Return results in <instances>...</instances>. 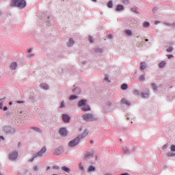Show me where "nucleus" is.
<instances>
[{
  "instance_id": "nucleus-1",
  "label": "nucleus",
  "mask_w": 175,
  "mask_h": 175,
  "mask_svg": "<svg viewBox=\"0 0 175 175\" xmlns=\"http://www.w3.org/2000/svg\"><path fill=\"white\" fill-rule=\"evenodd\" d=\"M27 2L25 0H12L11 6H15L16 8H25Z\"/></svg>"
},
{
  "instance_id": "nucleus-2",
  "label": "nucleus",
  "mask_w": 175,
  "mask_h": 175,
  "mask_svg": "<svg viewBox=\"0 0 175 175\" xmlns=\"http://www.w3.org/2000/svg\"><path fill=\"white\" fill-rule=\"evenodd\" d=\"M46 151H47V149L46 148V147H43L40 151H39L37 154H34L33 156V158L30 160V162H33V160L35 159V158H36L37 157H43V154H44L46 152Z\"/></svg>"
},
{
  "instance_id": "nucleus-3",
  "label": "nucleus",
  "mask_w": 175,
  "mask_h": 175,
  "mask_svg": "<svg viewBox=\"0 0 175 175\" xmlns=\"http://www.w3.org/2000/svg\"><path fill=\"white\" fill-rule=\"evenodd\" d=\"M80 137L78 136L77 138L70 141L69 143L70 147H75V146H77V144H79V142H80Z\"/></svg>"
},
{
  "instance_id": "nucleus-4",
  "label": "nucleus",
  "mask_w": 175,
  "mask_h": 175,
  "mask_svg": "<svg viewBox=\"0 0 175 175\" xmlns=\"http://www.w3.org/2000/svg\"><path fill=\"white\" fill-rule=\"evenodd\" d=\"M83 118L85 121H94V116L92 114L86 113L83 116Z\"/></svg>"
},
{
  "instance_id": "nucleus-5",
  "label": "nucleus",
  "mask_w": 175,
  "mask_h": 175,
  "mask_svg": "<svg viewBox=\"0 0 175 175\" xmlns=\"http://www.w3.org/2000/svg\"><path fill=\"white\" fill-rule=\"evenodd\" d=\"M59 135H61V136H66L68 135V131H66V129L65 128H62L59 129Z\"/></svg>"
},
{
  "instance_id": "nucleus-6",
  "label": "nucleus",
  "mask_w": 175,
  "mask_h": 175,
  "mask_svg": "<svg viewBox=\"0 0 175 175\" xmlns=\"http://www.w3.org/2000/svg\"><path fill=\"white\" fill-rule=\"evenodd\" d=\"M18 157V153L17 152H12L10 154V159L14 160Z\"/></svg>"
},
{
  "instance_id": "nucleus-7",
  "label": "nucleus",
  "mask_w": 175,
  "mask_h": 175,
  "mask_svg": "<svg viewBox=\"0 0 175 175\" xmlns=\"http://www.w3.org/2000/svg\"><path fill=\"white\" fill-rule=\"evenodd\" d=\"M87 105V100H81L78 103V107H83Z\"/></svg>"
},
{
  "instance_id": "nucleus-8",
  "label": "nucleus",
  "mask_w": 175,
  "mask_h": 175,
  "mask_svg": "<svg viewBox=\"0 0 175 175\" xmlns=\"http://www.w3.org/2000/svg\"><path fill=\"white\" fill-rule=\"evenodd\" d=\"M62 120L64 122H69V121H70V117H69V116L68 115L64 114L62 116Z\"/></svg>"
},
{
  "instance_id": "nucleus-9",
  "label": "nucleus",
  "mask_w": 175,
  "mask_h": 175,
  "mask_svg": "<svg viewBox=\"0 0 175 175\" xmlns=\"http://www.w3.org/2000/svg\"><path fill=\"white\" fill-rule=\"evenodd\" d=\"M88 133H89L88 129H85L83 133L79 136V138L80 139H84V137H85V136H87V135H88Z\"/></svg>"
},
{
  "instance_id": "nucleus-10",
  "label": "nucleus",
  "mask_w": 175,
  "mask_h": 175,
  "mask_svg": "<svg viewBox=\"0 0 175 175\" xmlns=\"http://www.w3.org/2000/svg\"><path fill=\"white\" fill-rule=\"evenodd\" d=\"M82 110L83 111H90V110H91V108H90V106L85 104V105H83L82 107Z\"/></svg>"
},
{
  "instance_id": "nucleus-11",
  "label": "nucleus",
  "mask_w": 175,
  "mask_h": 175,
  "mask_svg": "<svg viewBox=\"0 0 175 175\" xmlns=\"http://www.w3.org/2000/svg\"><path fill=\"white\" fill-rule=\"evenodd\" d=\"M147 68V64H146V62H141L140 63V70H144Z\"/></svg>"
},
{
  "instance_id": "nucleus-12",
  "label": "nucleus",
  "mask_w": 175,
  "mask_h": 175,
  "mask_svg": "<svg viewBox=\"0 0 175 175\" xmlns=\"http://www.w3.org/2000/svg\"><path fill=\"white\" fill-rule=\"evenodd\" d=\"M116 12H120V10H124V5H118L116 8Z\"/></svg>"
},
{
  "instance_id": "nucleus-13",
  "label": "nucleus",
  "mask_w": 175,
  "mask_h": 175,
  "mask_svg": "<svg viewBox=\"0 0 175 175\" xmlns=\"http://www.w3.org/2000/svg\"><path fill=\"white\" fill-rule=\"evenodd\" d=\"M94 157V153H87V154L85 155L83 159L87 160V159H88V158H91V157Z\"/></svg>"
},
{
  "instance_id": "nucleus-14",
  "label": "nucleus",
  "mask_w": 175,
  "mask_h": 175,
  "mask_svg": "<svg viewBox=\"0 0 175 175\" xmlns=\"http://www.w3.org/2000/svg\"><path fill=\"white\" fill-rule=\"evenodd\" d=\"M40 88H42V90H49V85L46 83H42Z\"/></svg>"
},
{
  "instance_id": "nucleus-15",
  "label": "nucleus",
  "mask_w": 175,
  "mask_h": 175,
  "mask_svg": "<svg viewBox=\"0 0 175 175\" xmlns=\"http://www.w3.org/2000/svg\"><path fill=\"white\" fill-rule=\"evenodd\" d=\"M10 131H12V127H10V126H5L4 127V132H5V133H10Z\"/></svg>"
},
{
  "instance_id": "nucleus-16",
  "label": "nucleus",
  "mask_w": 175,
  "mask_h": 175,
  "mask_svg": "<svg viewBox=\"0 0 175 175\" xmlns=\"http://www.w3.org/2000/svg\"><path fill=\"white\" fill-rule=\"evenodd\" d=\"M10 68H11V69H12L13 70H15V69L17 68V63H16V62H12V63L11 64Z\"/></svg>"
},
{
  "instance_id": "nucleus-17",
  "label": "nucleus",
  "mask_w": 175,
  "mask_h": 175,
  "mask_svg": "<svg viewBox=\"0 0 175 175\" xmlns=\"http://www.w3.org/2000/svg\"><path fill=\"white\" fill-rule=\"evenodd\" d=\"M166 65V62L162 61L159 64V68H165V66Z\"/></svg>"
},
{
  "instance_id": "nucleus-18",
  "label": "nucleus",
  "mask_w": 175,
  "mask_h": 175,
  "mask_svg": "<svg viewBox=\"0 0 175 175\" xmlns=\"http://www.w3.org/2000/svg\"><path fill=\"white\" fill-rule=\"evenodd\" d=\"M62 170H64V172H66V173H69L70 172V169H69L66 166L62 167Z\"/></svg>"
},
{
  "instance_id": "nucleus-19",
  "label": "nucleus",
  "mask_w": 175,
  "mask_h": 175,
  "mask_svg": "<svg viewBox=\"0 0 175 175\" xmlns=\"http://www.w3.org/2000/svg\"><path fill=\"white\" fill-rule=\"evenodd\" d=\"M75 44V41H73L72 39H70L68 43V47H70V46H73Z\"/></svg>"
},
{
  "instance_id": "nucleus-20",
  "label": "nucleus",
  "mask_w": 175,
  "mask_h": 175,
  "mask_svg": "<svg viewBox=\"0 0 175 175\" xmlns=\"http://www.w3.org/2000/svg\"><path fill=\"white\" fill-rule=\"evenodd\" d=\"M88 173L91 172H95V167L94 166H90L88 170Z\"/></svg>"
},
{
  "instance_id": "nucleus-21",
  "label": "nucleus",
  "mask_w": 175,
  "mask_h": 175,
  "mask_svg": "<svg viewBox=\"0 0 175 175\" xmlns=\"http://www.w3.org/2000/svg\"><path fill=\"white\" fill-rule=\"evenodd\" d=\"M148 27H150V23L148 22H144L143 23V27L144 28H148Z\"/></svg>"
},
{
  "instance_id": "nucleus-22",
  "label": "nucleus",
  "mask_w": 175,
  "mask_h": 175,
  "mask_svg": "<svg viewBox=\"0 0 175 175\" xmlns=\"http://www.w3.org/2000/svg\"><path fill=\"white\" fill-rule=\"evenodd\" d=\"M128 88V85L126 83H124L121 85V90H125Z\"/></svg>"
},
{
  "instance_id": "nucleus-23",
  "label": "nucleus",
  "mask_w": 175,
  "mask_h": 175,
  "mask_svg": "<svg viewBox=\"0 0 175 175\" xmlns=\"http://www.w3.org/2000/svg\"><path fill=\"white\" fill-rule=\"evenodd\" d=\"M125 33H126V35H129V36H132V31H131L130 29L126 30Z\"/></svg>"
},
{
  "instance_id": "nucleus-24",
  "label": "nucleus",
  "mask_w": 175,
  "mask_h": 175,
  "mask_svg": "<svg viewBox=\"0 0 175 175\" xmlns=\"http://www.w3.org/2000/svg\"><path fill=\"white\" fill-rule=\"evenodd\" d=\"M131 12H133L134 13H137V14H139V12H137V9L136 8H131Z\"/></svg>"
},
{
  "instance_id": "nucleus-25",
  "label": "nucleus",
  "mask_w": 175,
  "mask_h": 175,
  "mask_svg": "<svg viewBox=\"0 0 175 175\" xmlns=\"http://www.w3.org/2000/svg\"><path fill=\"white\" fill-rule=\"evenodd\" d=\"M79 168L80 169V170H81L82 172H84V167H83V164L81 163H79Z\"/></svg>"
},
{
  "instance_id": "nucleus-26",
  "label": "nucleus",
  "mask_w": 175,
  "mask_h": 175,
  "mask_svg": "<svg viewBox=\"0 0 175 175\" xmlns=\"http://www.w3.org/2000/svg\"><path fill=\"white\" fill-rule=\"evenodd\" d=\"M122 2L124 5H129V0H122Z\"/></svg>"
},
{
  "instance_id": "nucleus-27",
  "label": "nucleus",
  "mask_w": 175,
  "mask_h": 175,
  "mask_svg": "<svg viewBox=\"0 0 175 175\" xmlns=\"http://www.w3.org/2000/svg\"><path fill=\"white\" fill-rule=\"evenodd\" d=\"M31 129L36 131V132H40V129H39L38 127H31Z\"/></svg>"
},
{
  "instance_id": "nucleus-28",
  "label": "nucleus",
  "mask_w": 175,
  "mask_h": 175,
  "mask_svg": "<svg viewBox=\"0 0 175 175\" xmlns=\"http://www.w3.org/2000/svg\"><path fill=\"white\" fill-rule=\"evenodd\" d=\"M108 8H113V1H109L107 4Z\"/></svg>"
},
{
  "instance_id": "nucleus-29",
  "label": "nucleus",
  "mask_w": 175,
  "mask_h": 175,
  "mask_svg": "<svg viewBox=\"0 0 175 175\" xmlns=\"http://www.w3.org/2000/svg\"><path fill=\"white\" fill-rule=\"evenodd\" d=\"M145 79H146V78L144 77V75H141L139 77V81H144Z\"/></svg>"
},
{
  "instance_id": "nucleus-30",
  "label": "nucleus",
  "mask_w": 175,
  "mask_h": 175,
  "mask_svg": "<svg viewBox=\"0 0 175 175\" xmlns=\"http://www.w3.org/2000/svg\"><path fill=\"white\" fill-rule=\"evenodd\" d=\"M75 99H77V96H71L70 97V100H75Z\"/></svg>"
},
{
  "instance_id": "nucleus-31",
  "label": "nucleus",
  "mask_w": 175,
  "mask_h": 175,
  "mask_svg": "<svg viewBox=\"0 0 175 175\" xmlns=\"http://www.w3.org/2000/svg\"><path fill=\"white\" fill-rule=\"evenodd\" d=\"M170 150H171L172 152H174V151H175V146H174V145L171 146Z\"/></svg>"
},
{
  "instance_id": "nucleus-32",
  "label": "nucleus",
  "mask_w": 175,
  "mask_h": 175,
  "mask_svg": "<svg viewBox=\"0 0 175 175\" xmlns=\"http://www.w3.org/2000/svg\"><path fill=\"white\" fill-rule=\"evenodd\" d=\"M34 172H38L39 170V167L35 165L33 167Z\"/></svg>"
},
{
  "instance_id": "nucleus-33",
  "label": "nucleus",
  "mask_w": 175,
  "mask_h": 175,
  "mask_svg": "<svg viewBox=\"0 0 175 175\" xmlns=\"http://www.w3.org/2000/svg\"><path fill=\"white\" fill-rule=\"evenodd\" d=\"M167 53H172V51H173V48L170 47V48L167 49Z\"/></svg>"
},
{
  "instance_id": "nucleus-34",
  "label": "nucleus",
  "mask_w": 175,
  "mask_h": 175,
  "mask_svg": "<svg viewBox=\"0 0 175 175\" xmlns=\"http://www.w3.org/2000/svg\"><path fill=\"white\" fill-rule=\"evenodd\" d=\"M151 87H152V88H153L154 90H157V85H155V83H152V84H151Z\"/></svg>"
},
{
  "instance_id": "nucleus-35",
  "label": "nucleus",
  "mask_w": 175,
  "mask_h": 175,
  "mask_svg": "<svg viewBox=\"0 0 175 175\" xmlns=\"http://www.w3.org/2000/svg\"><path fill=\"white\" fill-rule=\"evenodd\" d=\"M133 94H134V95H139V90H135L133 91Z\"/></svg>"
},
{
  "instance_id": "nucleus-36",
  "label": "nucleus",
  "mask_w": 175,
  "mask_h": 175,
  "mask_svg": "<svg viewBox=\"0 0 175 175\" xmlns=\"http://www.w3.org/2000/svg\"><path fill=\"white\" fill-rule=\"evenodd\" d=\"M168 147H169V145H168L167 144H166L165 145H164V146L162 147V148H163V150H166V148H168Z\"/></svg>"
},
{
  "instance_id": "nucleus-37",
  "label": "nucleus",
  "mask_w": 175,
  "mask_h": 175,
  "mask_svg": "<svg viewBox=\"0 0 175 175\" xmlns=\"http://www.w3.org/2000/svg\"><path fill=\"white\" fill-rule=\"evenodd\" d=\"M142 98H148V94H142Z\"/></svg>"
},
{
  "instance_id": "nucleus-38",
  "label": "nucleus",
  "mask_w": 175,
  "mask_h": 175,
  "mask_svg": "<svg viewBox=\"0 0 175 175\" xmlns=\"http://www.w3.org/2000/svg\"><path fill=\"white\" fill-rule=\"evenodd\" d=\"M60 107H61V108L65 107V103H64V101H62V102L61 103Z\"/></svg>"
},
{
  "instance_id": "nucleus-39",
  "label": "nucleus",
  "mask_w": 175,
  "mask_h": 175,
  "mask_svg": "<svg viewBox=\"0 0 175 175\" xmlns=\"http://www.w3.org/2000/svg\"><path fill=\"white\" fill-rule=\"evenodd\" d=\"M53 169H55V170H59V167L57 165L53 166Z\"/></svg>"
},
{
  "instance_id": "nucleus-40",
  "label": "nucleus",
  "mask_w": 175,
  "mask_h": 175,
  "mask_svg": "<svg viewBox=\"0 0 175 175\" xmlns=\"http://www.w3.org/2000/svg\"><path fill=\"white\" fill-rule=\"evenodd\" d=\"M122 103H123L124 105H125L126 100L125 98H122L121 100Z\"/></svg>"
},
{
  "instance_id": "nucleus-41",
  "label": "nucleus",
  "mask_w": 175,
  "mask_h": 175,
  "mask_svg": "<svg viewBox=\"0 0 175 175\" xmlns=\"http://www.w3.org/2000/svg\"><path fill=\"white\" fill-rule=\"evenodd\" d=\"M88 40H89V42H90V43H93L92 37L90 36L88 38Z\"/></svg>"
},
{
  "instance_id": "nucleus-42",
  "label": "nucleus",
  "mask_w": 175,
  "mask_h": 175,
  "mask_svg": "<svg viewBox=\"0 0 175 175\" xmlns=\"http://www.w3.org/2000/svg\"><path fill=\"white\" fill-rule=\"evenodd\" d=\"M175 154H173V153H168L167 154V156L168 157H174Z\"/></svg>"
},
{
  "instance_id": "nucleus-43",
  "label": "nucleus",
  "mask_w": 175,
  "mask_h": 175,
  "mask_svg": "<svg viewBox=\"0 0 175 175\" xmlns=\"http://www.w3.org/2000/svg\"><path fill=\"white\" fill-rule=\"evenodd\" d=\"M124 105H127V106H130L131 105V103H129V101L126 100V102L125 103Z\"/></svg>"
},
{
  "instance_id": "nucleus-44",
  "label": "nucleus",
  "mask_w": 175,
  "mask_h": 175,
  "mask_svg": "<svg viewBox=\"0 0 175 175\" xmlns=\"http://www.w3.org/2000/svg\"><path fill=\"white\" fill-rule=\"evenodd\" d=\"M173 55H167L168 59H170V58H173Z\"/></svg>"
},
{
  "instance_id": "nucleus-45",
  "label": "nucleus",
  "mask_w": 175,
  "mask_h": 175,
  "mask_svg": "<svg viewBox=\"0 0 175 175\" xmlns=\"http://www.w3.org/2000/svg\"><path fill=\"white\" fill-rule=\"evenodd\" d=\"M108 38H109V39H112L113 38V36H111V34H109L108 36Z\"/></svg>"
},
{
  "instance_id": "nucleus-46",
  "label": "nucleus",
  "mask_w": 175,
  "mask_h": 175,
  "mask_svg": "<svg viewBox=\"0 0 175 175\" xmlns=\"http://www.w3.org/2000/svg\"><path fill=\"white\" fill-rule=\"evenodd\" d=\"M105 80H106L107 81H109V77H107V76H105Z\"/></svg>"
},
{
  "instance_id": "nucleus-47",
  "label": "nucleus",
  "mask_w": 175,
  "mask_h": 175,
  "mask_svg": "<svg viewBox=\"0 0 175 175\" xmlns=\"http://www.w3.org/2000/svg\"><path fill=\"white\" fill-rule=\"evenodd\" d=\"M6 110H8V107H3V111H6Z\"/></svg>"
},
{
  "instance_id": "nucleus-48",
  "label": "nucleus",
  "mask_w": 175,
  "mask_h": 175,
  "mask_svg": "<svg viewBox=\"0 0 175 175\" xmlns=\"http://www.w3.org/2000/svg\"><path fill=\"white\" fill-rule=\"evenodd\" d=\"M81 131H83V127H80L79 129V132H81Z\"/></svg>"
},
{
  "instance_id": "nucleus-49",
  "label": "nucleus",
  "mask_w": 175,
  "mask_h": 175,
  "mask_svg": "<svg viewBox=\"0 0 175 175\" xmlns=\"http://www.w3.org/2000/svg\"><path fill=\"white\" fill-rule=\"evenodd\" d=\"M3 139H4V138H3V136H0V141H1V140H3Z\"/></svg>"
},
{
  "instance_id": "nucleus-50",
  "label": "nucleus",
  "mask_w": 175,
  "mask_h": 175,
  "mask_svg": "<svg viewBox=\"0 0 175 175\" xmlns=\"http://www.w3.org/2000/svg\"><path fill=\"white\" fill-rule=\"evenodd\" d=\"M32 51V49L28 50V53H31Z\"/></svg>"
},
{
  "instance_id": "nucleus-51",
  "label": "nucleus",
  "mask_w": 175,
  "mask_h": 175,
  "mask_svg": "<svg viewBox=\"0 0 175 175\" xmlns=\"http://www.w3.org/2000/svg\"><path fill=\"white\" fill-rule=\"evenodd\" d=\"M17 103H24L23 101H17Z\"/></svg>"
},
{
  "instance_id": "nucleus-52",
  "label": "nucleus",
  "mask_w": 175,
  "mask_h": 175,
  "mask_svg": "<svg viewBox=\"0 0 175 175\" xmlns=\"http://www.w3.org/2000/svg\"><path fill=\"white\" fill-rule=\"evenodd\" d=\"M107 106H111V103H108Z\"/></svg>"
},
{
  "instance_id": "nucleus-53",
  "label": "nucleus",
  "mask_w": 175,
  "mask_h": 175,
  "mask_svg": "<svg viewBox=\"0 0 175 175\" xmlns=\"http://www.w3.org/2000/svg\"><path fill=\"white\" fill-rule=\"evenodd\" d=\"M154 24L157 25V24H159V22L155 21V22H154Z\"/></svg>"
},
{
  "instance_id": "nucleus-54",
  "label": "nucleus",
  "mask_w": 175,
  "mask_h": 175,
  "mask_svg": "<svg viewBox=\"0 0 175 175\" xmlns=\"http://www.w3.org/2000/svg\"><path fill=\"white\" fill-rule=\"evenodd\" d=\"M2 106H3V105H2V103H0V109H2Z\"/></svg>"
},
{
  "instance_id": "nucleus-55",
  "label": "nucleus",
  "mask_w": 175,
  "mask_h": 175,
  "mask_svg": "<svg viewBox=\"0 0 175 175\" xmlns=\"http://www.w3.org/2000/svg\"><path fill=\"white\" fill-rule=\"evenodd\" d=\"M9 105H10V106H12V105H13V103L10 102V103H9Z\"/></svg>"
},
{
  "instance_id": "nucleus-56",
  "label": "nucleus",
  "mask_w": 175,
  "mask_h": 175,
  "mask_svg": "<svg viewBox=\"0 0 175 175\" xmlns=\"http://www.w3.org/2000/svg\"><path fill=\"white\" fill-rule=\"evenodd\" d=\"M90 143H91V144H92L94 143V141L90 140Z\"/></svg>"
},
{
  "instance_id": "nucleus-57",
  "label": "nucleus",
  "mask_w": 175,
  "mask_h": 175,
  "mask_svg": "<svg viewBox=\"0 0 175 175\" xmlns=\"http://www.w3.org/2000/svg\"><path fill=\"white\" fill-rule=\"evenodd\" d=\"M93 2H96V0H92Z\"/></svg>"
},
{
  "instance_id": "nucleus-58",
  "label": "nucleus",
  "mask_w": 175,
  "mask_h": 175,
  "mask_svg": "<svg viewBox=\"0 0 175 175\" xmlns=\"http://www.w3.org/2000/svg\"><path fill=\"white\" fill-rule=\"evenodd\" d=\"M155 10H157V9L154 8V9H153V12H155Z\"/></svg>"
},
{
  "instance_id": "nucleus-59",
  "label": "nucleus",
  "mask_w": 175,
  "mask_h": 175,
  "mask_svg": "<svg viewBox=\"0 0 175 175\" xmlns=\"http://www.w3.org/2000/svg\"><path fill=\"white\" fill-rule=\"evenodd\" d=\"M75 90H78V91H79V92H80V89L77 88V89H75Z\"/></svg>"
},
{
  "instance_id": "nucleus-60",
  "label": "nucleus",
  "mask_w": 175,
  "mask_h": 175,
  "mask_svg": "<svg viewBox=\"0 0 175 175\" xmlns=\"http://www.w3.org/2000/svg\"><path fill=\"white\" fill-rule=\"evenodd\" d=\"M146 42H148V39H146Z\"/></svg>"
},
{
  "instance_id": "nucleus-61",
  "label": "nucleus",
  "mask_w": 175,
  "mask_h": 175,
  "mask_svg": "<svg viewBox=\"0 0 175 175\" xmlns=\"http://www.w3.org/2000/svg\"><path fill=\"white\" fill-rule=\"evenodd\" d=\"M49 169H50V167H47V170H49Z\"/></svg>"
},
{
  "instance_id": "nucleus-62",
  "label": "nucleus",
  "mask_w": 175,
  "mask_h": 175,
  "mask_svg": "<svg viewBox=\"0 0 175 175\" xmlns=\"http://www.w3.org/2000/svg\"><path fill=\"white\" fill-rule=\"evenodd\" d=\"M0 175H2V174H0Z\"/></svg>"
}]
</instances>
